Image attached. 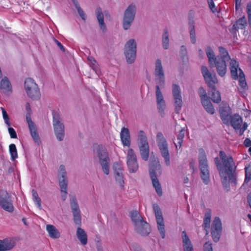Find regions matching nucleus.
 <instances>
[{
  "mask_svg": "<svg viewBox=\"0 0 251 251\" xmlns=\"http://www.w3.org/2000/svg\"><path fill=\"white\" fill-rule=\"evenodd\" d=\"M249 202L250 206V207L251 208V199H250L249 200Z\"/></svg>",
  "mask_w": 251,
  "mask_h": 251,
  "instance_id": "69168bd1",
  "label": "nucleus"
},
{
  "mask_svg": "<svg viewBox=\"0 0 251 251\" xmlns=\"http://www.w3.org/2000/svg\"><path fill=\"white\" fill-rule=\"evenodd\" d=\"M242 118L239 114H234L230 119L229 124L235 129H239L242 123Z\"/></svg>",
  "mask_w": 251,
  "mask_h": 251,
  "instance_id": "7c9ffc66",
  "label": "nucleus"
},
{
  "mask_svg": "<svg viewBox=\"0 0 251 251\" xmlns=\"http://www.w3.org/2000/svg\"><path fill=\"white\" fill-rule=\"evenodd\" d=\"M25 89L28 97L32 100H37L40 97V90L34 80L27 78L25 81Z\"/></svg>",
  "mask_w": 251,
  "mask_h": 251,
  "instance_id": "9d476101",
  "label": "nucleus"
},
{
  "mask_svg": "<svg viewBox=\"0 0 251 251\" xmlns=\"http://www.w3.org/2000/svg\"><path fill=\"white\" fill-rule=\"evenodd\" d=\"M1 109L2 111L3 118L4 120L5 124L8 126H10L11 125V123L10 122L9 118L7 113V112L5 111V110L3 107H1Z\"/></svg>",
  "mask_w": 251,
  "mask_h": 251,
  "instance_id": "79ce46f5",
  "label": "nucleus"
},
{
  "mask_svg": "<svg viewBox=\"0 0 251 251\" xmlns=\"http://www.w3.org/2000/svg\"><path fill=\"white\" fill-rule=\"evenodd\" d=\"M180 53L182 55L181 57L183 59H184L185 56L187 54V50L184 46H182L181 47Z\"/></svg>",
  "mask_w": 251,
  "mask_h": 251,
  "instance_id": "3c124183",
  "label": "nucleus"
},
{
  "mask_svg": "<svg viewBox=\"0 0 251 251\" xmlns=\"http://www.w3.org/2000/svg\"><path fill=\"white\" fill-rule=\"evenodd\" d=\"M67 186L68 184H66V186H64V188L62 189L60 188L61 192L62 193V199L63 201H65L67 198Z\"/></svg>",
  "mask_w": 251,
  "mask_h": 251,
  "instance_id": "de8ad7c7",
  "label": "nucleus"
},
{
  "mask_svg": "<svg viewBox=\"0 0 251 251\" xmlns=\"http://www.w3.org/2000/svg\"><path fill=\"white\" fill-rule=\"evenodd\" d=\"M189 182V178L186 176L184 179V183H188Z\"/></svg>",
  "mask_w": 251,
  "mask_h": 251,
  "instance_id": "052dcab7",
  "label": "nucleus"
},
{
  "mask_svg": "<svg viewBox=\"0 0 251 251\" xmlns=\"http://www.w3.org/2000/svg\"><path fill=\"white\" fill-rule=\"evenodd\" d=\"M156 142L160 153L162 157L164 158L166 165L167 166H170V159L168 149V145L162 132H160L157 134Z\"/></svg>",
  "mask_w": 251,
  "mask_h": 251,
  "instance_id": "1a4fd4ad",
  "label": "nucleus"
},
{
  "mask_svg": "<svg viewBox=\"0 0 251 251\" xmlns=\"http://www.w3.org/2000/svg\"><path fill=\"white\" fill-rule=\"evenodd\" d=\"M34 203L36 204L37 207H38L39 209H41V199L39 197H37L36 198H35L34 199H33Z\"/></svg>",
  "mask_w": 251,
  "mask_h": 251,
  "instance_id": "603ef678",
  "label": "nucleus"
},
{
  "mask_svg": "<svg viewBox=\"0 0 251 251\" xmlns=\"http://www.w3.org/2000/svg\"><path fill=\"white\" fill-rule=\"evenodd\" d=\"M25 107H26V110H27V112H29L31 113V108H30V104H29V103H27L26 104Z\"/></svg>",
  "mask_w": 251,
  "mask_h": 251,
  "instance_id": "bf43d9fd",
  "label": "nucleus"
},
{
  "mask_svg": "<svg viewBox=\"0 0 251 251\" xmlns=\"http://www.w3.org/2000/svg\"><path fill=\"white\" fill-rule=\"evenodd\" d=\"M137 144L142 158L144 160H148L150 152L149 145L146 133L143 130L138 132Z\"/></svg>",
  "mask_w": 251,
  "mask_h": 251,
  "instance_id": "6e6552de",
  "label": "nucleus"
},
{
  "mask_svg": "<svg viewBox=\"0 0 251 251\" xmlns=\"http://www.w3.org/2000/svg\"><path fill=\"white\" fill-rule=\"evenodd\" d=\"M135 12V6L132 4L129 5L126 10L123 19V27L125 30H127L130 27L134 19Z\"/></svg>",
  "mask_w": 251,
  "mask_h": 251,
  "instance_id": "f3484780",
  "label": "nucleus"
},
{
  "mask_svg": "<svg viewBox=\"0 0 251 251\" xmlns=\"http://www.w3.org/2000/svg\"><path fill=\"white\" fill-rule=\"evenodd\" d=\"M209 7L210 10L215 13L217 11V8L216 7L213 0H208Z\"/></svg>",
  "mask_w": 251,
  "mask_h": 251,
  "instance_id": "a18cd8bd",
  "label": "nucleus"
},
{
  "mask_svg": "<svg viewBox=\"0 0 251 251\" xmlns=\"http://www.w3.org/2000/svg\"><path fill=\"white\" fill-rule=\"evenodd\" d=\"M120 138L124 146L129 147L130 146V136L129 129L123 127L120 133Z\"/></svg>",
  "mask_w": 251,
  "mask_h": 251,
  "instance_id": "a878e982",
  "label": "nucleus"
},
{
  "mask_svg": "<svg viewBox=\"0 0 251 251\" xmlns=\"http://www.w3.org/2000/svg\"><path fill=\"white\" fill-rule=\"evenodd\" d=\"M127 165L130 173H135L138 169L137 157L132 149H129L127 151Z\"/></svg>",
  "mask_w": 251,
  "mask_h": 251,
  "instance_id": "aec40b11",
  "label": "nucleus"
},
{
  "mask_svg": "<svg viewBox=\"0 0 251 251\" xmlns=\"http://www.w3.org/2000/svg\"><path fill=\"white\" fill-rule=\"evenodd\" d=\"M9 152L11 155V159L15 160L18 157L16 147L14 144H11L9 146Z\"/></svg>",
  "mask_w": 251,
  "mask_h": 251,
  "instance_id": "58836bf2",
  "label": "nucleus"
},
{
  "mask_svg": "<svg viewBox=\"0 0 251 251\" xmlns=\"http://www.w3.org/2000/svg\"><path fill=\"white\" fill-rule=\"evenodd\" d=\"M239 91L241 93L244 92L248 90V87L246 81L244 74L241 69H239Z\"/></svg>",
  "mask_w": 251,
  "mask_h": 251,
  "instance_id": "c756f323",
  "label": "nucleus"
},
{
  "mask_svg": "<svg viewBox=\"0 0 251 251\" xmlns=\"http://www.w3.org/2000/svg\"><path fill=\"white\" fill-rule=\"evenodd\" d=\"M76 235L82 245H85L87 244V235L84 229L78 227L77 228Z\"/></svg>",
  "mask_w": 251,
  "mask_h": 251,
  "instance_id": "72a5a7b5",
  "label": "nucleus"
},
{
  "mask_svg": "<svg viewBox=\"0 0 251 251\" xmlns=\"http://www.w3.org/2000/svg\"><path fill=\"white\" fill-rule=\"evenodd\" d=\"M152 208L155 216L157 229L159 231L161 237L164 239L165 237V229L164 220L162 211L159 205L156 203L153 204Z\"/></svg>",
  "mask_w": 251,
  "mask_h": 251,
  "instance_id": "4468645a",
  "label": "nucleus"
},
{
  "mask_svg": "<svg viewBox=\"0 0 251 251\" xmlns=\"http://www.w3.org/2000/svg\"><path fill=\"white\" fill-rule=\"evenodd\" d=\"M245 182L248 183L251 179V163H250L245 168Z\"/></svg>",
  "mask_w": 251,
  "mask_h": 251,
  "instance_id": "a19ab883",
  "label": "nucleus"
},
{
  "mask_svg": "<svg viewBox=\"0 0 251 251\" xmlns=\"http://www.w3.org/2000/svg\"><path fill=\"white\" fill-rule=\"evenodd\" d=\"M248 216L249 218L250 219L251 222V215L249 214V215H248Z\"/></svg>",
  "mask_w": 251,
  "mask_h": 251,
  "instance_id": "774afa93",
  "label": "nucleus"
},
{
  "mask_svg": "<svg viewBox=\"0 0 251 251\" xmlns=\"http://www.w3.org/2000/svg\"><path fill=\"white\" fill-rule=\"evenodd\" d=\"M0 206L6 211L12 213L14 211V206L11 196L6 190H0Z\"/></svg>",
  "mask_w": 251,
  "mask_h": 251,
  "instance_id": "ddd939ff",
  "label": "nucleus"
},
{
  "mask_svg": "<svg viewBox=\"0 0 251 251\" xmlns=\"http://www.w3.org/2000/svg\"><path fill=\"white\" fill-rule=\"evenodd\" d=\"M155 80L156 83V97L157 108L159 112L162 114L165 108V102L163 95L160 91V86L163 87L165 85V75L160 59H158L155 62L154 71Z\"/></svg>",
  "mask_w": 251,
  "mask_h": 251,
  "instance_id": "7ed1b4c3",
  "label": "nucleus"
},
{
  "mask_svg": "<svg viewBox=\"0 0 251 251\" xmlns=\"http://www.w3.org/2000/svg\"><path fill=\"white\" fill-rule=\"evenodd\" d=\"M172 94L174 100L175 112L176 113H179L183 102L180 88L176 84H173L172 85Z\"/></svg>",
  "mask_w": 251,
  "mask_h": 251,
  "instance_id": "dca6fc26",
  "label": "nucleus"
},
{
  "mask_svg": "<svg viewBox=\"0 0 251 251\" xmlns=\"http://www.w3.org/2000/svg\"><path fill=\"white\" fill-rule=\"evenodd\" d=\"M203 251H213L212 245L209 242H206L203 245Z\"/></svg>",
  "mask_w": 251,
  "mask_h": 251,
  "instance_id": "8fccbe9b",
  "label": "nucleus"
},
{
  "mask_svg": "<svg viewBox=\"0 0 251 251\" xmlns=\"http://www.w3.org/2000/svg\"><path fill=\"white\" fill-rule=\"evenodd\" d=\"M242 0H235V7L236 10L238 9V7L240 6Z\"/></svg>",
  "mask_w": 251,
  "mask_h": 251,
  "instance_id": "13d9d810",
  "label": "nucleus"
},
{
  "mask_svg": "<svg viewBox=\"0 0 251 251\" xmlns=\"http://www.w3.org/2000/svg\"><path fill=\"white\" fill-rule=\"evenodd\" d=\"M32 195L33 199H34L35 198L39 197L37 192L34 189H33L32 190Z\"/></svg>",
  "mask_w": 251,
  "mask_h": 251,
  "instance_id": "4d7b16f0",
  "label": "nucleus"
},
{
  "mask_svg": "<svg viewBox=\"0 0 251 251\" xmlns=\"http://www.w3.org/2000/svg\"><path fill=\"white\" fill-rule=\"evenodd\" d=\"M244 144L246 147H250L251 146V140L250 139L247 138L245 140Z\"/></svg>",
  "mask_w": 251,
  "mask_h": 251,
  "instance_id": "5fc2aeb1",
  "label": "nucleus"
},
{
  "mask_svg": "<svg viewBox=\"0 0 251 251\" xmlns=\"http://www.w3.org/2000/svg\"><path fill=\"white\" fill-rule=\"evenodd\" d=\"M184 138V131L183 129H181L177 135V143H175V146L176 148L177 149V148H181L182 144L183 142V139Z\"/></svg>",
  "mask_w": 251,
  "mask_h": 251,
  "instance_id": "4c0bfd02",
  "label": "nucleus"
},
{
  "mask_svg": "<svg viewBox=\"0 0 251 251\" xmlns=\"http://www.w3.org/2000/svg\"><path fill=\"white\" fill-rule=\"evenodd\" d=\"M160 169L161 166L157 159H154L150 162L149 166L150 177L152 185L155 188L157 194L160 197L162 196V190L159 180L157 179L156 172L160 171Z\"/></svg>",
  "mask_w": 251,
  "mask_h": 251,
  "instance_id": "423d86ee",
  "label": "nucleus"
},
{
  "mask_svg": "<svg viewBox=\"0 0 251 251\" xmlns=\"http://www.w3.org/2000/svg\"><path fill=\"white\" fill-rule=\"evenodd\" d=\"M247 13L248 16L249 24L251 28V1L249 2L247 6Z\"/></svg>",
  "mask_w": 251,
  "mask_h": 251,
  "instance_id": "37998d69",
  "label": "nucleus"
},
{
  "mask_svg": "<svg viewBox=\"0 0 251 251\" xmlns=\"http://www.w3.org/2000/svg\"><path fill=\"white\" fill-rule=\"evenodd\" d=\"M0 89L4 93H8L12 91V86L11 83L6 76L4 77L0 82Z\"/></svg>",
  "mask_w": 251,
  "mask_h": 251,
  "instance_id": "2f4dec72",
  "label": "nucleus"
},
{
  "mask_svg": "<svg viewBox=\"0 0 251 251\" xmlns=\"http://www.w3.org/2000/svg\"><path fill=\"white\" fill-rule=\"evenodd\" d=\"M15 245L14 240L12 238H5L0 240V251H6L13 249Z\"/></svg>",
  "mask_w": 251,
  "mask_h": 251,
  "instance_id": "393cba45",
  "label": "nucleus"
},
{
  "mask_svg": "<svg viewBox=\"0 0 251 251\" xmlns=\"http://www.w3.org/2000/svg\"><path fill=\"white\" fill-rule=\"evenodd\" d=\"M248 152H249V154L251 155V147H250L249 148Z\"/></svg>",
  "mask_w": 251,
  "mask_h": 251,
  "instance_id": "0e129e2a",
  "label": "nucleus"
},
{
  "mask_svg": "<svg viewBox=\"0 0 251 251\" xmlns=\"http://www.w3.org/2000/svg\"><path fill=\"white\" fill-rule=\"evenodd\" d=\"M205 51L210 67H216L220 76H224L226 75L227 70L226 62L230 61V69L232 78L237 79L239 77L237 73L238 63L235 60L230 59L228 52L225 48L219 47L220 54L217 56L215 55L214 51L210 47H207Z\"/></svg>",
  "mask_w": 251,
  "mask_h": 251,
  "instance_id": "f257e3e1",
  "label": "nucleus"
},
{
  "mask_svg": "<svg viewBox=\"0 0 251 251\" xmlns=\"http://www.w3.org/2000/svg\"><path fill=\"white\" fill-rule=\"evenodd\" d=\"M59 186L62 189L64 188V186L68 184L67 177L66 176V172L64 165H61L59 169Z\"/></svg>",
  "mask_w": 251,
  "mask_h": 251,
  "instance_id": "cd10ccee",
  "label": "nucleus"
},
{
  "mask_svg": "<svg viewBox=\"0 0 251 251\" xmlns=\"http://www.w3.org/2000/svg\"><path fill=\"white\" fill-rule=\"evenodd\" d=\"M46 229L50 237L52 239H57L60 236V234L57 229L53 225H47Z\"/></svg>",
  "mask_w": 251,
  "mask_h": 251,
  "instance_id": "f704fd0d",
  "label": "nucleus"
},
{
  "mask_svg": "<svg viewBox=\"0 0 251 251\" xmlns=\"http://www.w3.org/2000/svg\"><path fill=\"white\" fill-rule=\"evenodd\" d=\"M130 217L136 232L142 235H148L150 232L149 224L144 220L140 213L137 211H133L130 213Z\"/></svg>",
  "mask_w": 251,
  "mask_h": 251,
  "instance_id": "39448f33",
  "label": "nucleus"
},
{
  "mask_svg": "<svg viewBox=\"0 0 251 251\" xmlns=\"http://www.w3.org/2000/svg\"><path fill=\"white\" fill-rule=\"evenodd\" d=\"M189 25H190V37L191 39V42L193 44H195L196 42V34H195V25H194V21L193 20H190L189 21Z\"/></svg>",
  "mask_w": 251,
  "mask_h": 251,
  "instance_id": "e433bc0d",
  "label": "nucleus"
},
{
  "mask_svg": "<svg viewBox=\"0 0 251 251\" xmlns=\"http://www.w3.org/2000/svg\"><path fill=\"white\" fill-rule=\"evenodd\" d=\"M228 179V177H226V180L224 179V177H221L223 185L224 187L225 188V189L227 191H228L229 190V183L227 181Z\"/></svg>",
  "mask_w": 251,
  "mask_h": 251,
  "instance_id": "09e8293b",
  "label": "nucleus"
},
{
  "mask_svg": "<svg viewBox=\"0 0 251 251\" xmlns=\"http://www.w3.org/2000/svg\"><path fill=\"white\" fill-rule=\"evenodd\" d=\"M222 230V223L218 217H216L211 226V235L214 242H217L221 236Z\"/></svg>",
  "mask_w": 251,
  "mask_h": 251,
  "instance_id": "412c9836",
  "label": "nucleus"
},
{
  "mask_svg": "<svg viewBox=\"0 0 251 251\" xmlns=\"http://www.w3.org/2000/svg\"><path fill=\"white\" fill-rule=\"evenodd\" d=\"M70 205L73 215V219L75 225L80 226L81 224V217L80 210L75 197L70 199Z\"/></svg>",
  "mask_w": 251,
  "mask_h": 251,
  "instance_id": "6ab92c4d",
  "label": "nucleus"
},
{
  "mask_svg": "<svg viewBox=\"0 0 251 251\" xmlns=\"http://www.w3.org/2000/svg\"><path fill=\"white\" fill-rule=\"evenodd\" d=\"M72 1L74 3L75 6V5H76L79 4L78 1L76 0H72Z\"/></svg>",
  "mask_w": 251,
  "mask_h": 251,
  "instance_id": "e2e57ef3",
  "label": "nucleus"
},
{
  "mask_svg": "<svg viewBox=\"0 0 251 251\" xmlns=\"http://www.w3.org/2000/svg\"><path fill=\"white\" fill-rule=\"evenodd\" d=\"M211 213L210 210L206 212L203 219V223L202 227L204 230L206 231V234L208 233V230L210 227V224L211 222Z\"/></svg>",
  "mask_w": 251,
  "mask_h": 251,
  "instance_id": "c9c22d12",
  "label": "nucleus"
},
{
  "mask_svg": "<svg viewBox=\"0 0 251 251\" xmlns=\"http://www.w3.org/2000/svg\"><path fill=\"white\" fill-rule=\"evenodd\" d=\"M89 60L91 61L92 64L94 66L95 63H96V61L95 60H91L90 58H88Z\"/></svg>",
  "mask_w": 251,
  "mask_h": 251,
  "instance_id": "680f3d73",
  "label": "nucleus"
},
{
  "mask_svg": "<svg viewBox=\"0 0 251 251\" xmlns=\"http://www.w3.org/2000/svg\"><path fill=\"white\" fill-rule=\"evenodd\" d=\"M117 165V167L114 165V175L116 180L118 183L120 187L122 189H124V180L123 175V169L121 165Z\"/></svg>",
  "mask_w": 251,
  "mask_h": 251,
  "instance_id": "b1692460",
  "label": "nucleus"
},
{
  "mask_svg": "<svg viewBox=\"0 0 251 251\" xmlns=\"http://www.w3.org/2000/svg\"><path fill=\"white\" fill-rule=\"evenodd\" d=\"M247 127H248V125L246 123H245L243 124V125L242 126V127L241 128L239 129V134L240 135H242L244 132L245 131V130H246L247 128Z\"/></svg>",
  "mask_w": 251,
  "mask_h": 251,
  "instance_id": "864d4df0",
  "label": "nucleus"
},
{
  "mask_svg": "<svg viewBox=\"0 0 251 251\" xmlns=\"http://www.w3.org/2000/svg\"><path fill=\"white\" fill-rule=\"evenodd\" d=\"M199 161L201 178L205 184H208L210 180L209 171L206 155L202 149L199 150Z\"/></svg>",
  "mask_w": 251,
  "mask_h": 251,
  "instance_id": "0eeeda50",
  "label": "nucleus"
},
{
  "mask_svg": "<svg viewBox=\"0 0 251 251\" xmlns=\"http://www.w3.org/2000/svg\"><path fill=\"white\" fill-rule=\"evenodd\" d=\"M125 54L127 62L132 63L136 56V43L134 39L129 40L125 45Z\"/></svg>",
  "mask_w": 251,
  "mask_h": 251,
  "instance_id": "2eb2a0df",
  "label": "nucleus"
},
{
  "mask_svg": "<svg viewBox=\"0 0 251 251\" xmlns=\"http://www.w3.org/2000/svg\"><path fill=\"white\" fill-rule=\"evenodd\" d=\"M8 132L10 135V137L11 138H17V133L15 130V129L12 127H8Z\"/></svg>",
  "mask_w": 251,
  "mask_h": 251,
  "instance_id": "49530a36",
  "label": "nucleus"
},
{
  "mask_svg": "<svg viewBox=\"0 0 251 251\" xmlns=\"http://www.w3.org/2000/svg\"><path fill=\"white\" fill-rule=\"evenodd\" d=\"M182 240L184 251H194L193 245L185 231L182 232Z\"/></svg>",
  "mask_w": 251,
  "mask_h": 251,
  "instance_id": "bb28decb",
  "label": "nucleus"
},
{
  "mask_svg": "<svg viewBox=\"0 0 251 251\" xmlns=\"http://www.w3.org/2000/svg\"><path fill=\"white\" fill-rule=\"evenodd\" d=\"M201 73L208 86L211 89V94L209 93V94L211 97L212 100L215 103H219L221 99L220 92L216 90L215 86V84L218 82L216 75L211 74L207 68L204 66L201 67Z\"/></svg>",
  "mask_w": 251,
  "mask_h": 251,
  "instance_id": "20e7f679",
  "label": "nucleus"
},
{
  "mask_svg": "<svg viewBox=\"0 0 251 251\" xmlns=\"http://www.w3.org/2000/svg\"><path fill=\"white\" fill-rule=\"evenodd\" d=\"M75 8H76L77 12L78 14H79L81 18L83 20H85V14L83 11V10L81 9V8L80 7L79 4H77L75 6Z\"/></svg>",
  "mask_w": 251,
  "mask_h": 251,
  "instance_id": "c03bdc74",
  "label": "nucleus"
},
{
  "mask_svg": "<svg viewBox=\"0 0 251 251\" xmlns=\"http://www.w3.org/2000/svg\"><path fill=\"white\" fill-rule=\"evenodd\" d=\"M97 152L102 170L104 173L107 175L109 173V158L108 152L106 149L101 145L98 146Z\"/></svg>",
  "mask_w": 251,
  "mask_h": 251,
  "instance_id": "9b49d317",
  "label": "nucleus"
},
{
  "mask_svg": "<svg viewBox=\"0 0 251 251\" xmlns=\"http://www.w3.org/2000/svg\"><path fill=\"white\" fill-rule=\"evenodd\" d=\"M247 25V20L245 17L243 16L238 19L233 25L231 32L235 33L239 29H243Z\"/></svg>",
  "mask_w": 251,
  "mask_h": 251,
  "instance_id": "c85d7f7f",
  "label": "nucleus"
},
{
  "mask_svg": "<svg viewBox=\"0 0 251 251\" xmlns=\"http://www.w3.org/2000/svg\"><path fill=\"white\" fill-rule=\"evenodd\" d=\"M220 117L223 123L226 125L229 124L231 116V109L227 104H223L220 108Z\"/></svg>",
  "mask_w": 251,
  "mask_h": 251,
  "instance_id": "5701e85b",
  "label": "nucleus"
},
{
  "mask_svg": "<svg viewBox=\"0 0 251 251\" xmlns=\"http://www.w3.org/2000/svg\"><path fill=\"white\" fill-rule=\"evenodd\" d=\"M98 251H102V249L100 247H99L98 249Z\"/></svg>",
  "mask_w": 251,
  "mask_h": 251,
  "instance_id": "338daca9",
  "label": "nucleus"
},
{
  "mask_svg": "<svg viewBox=\"0 0 251 251\" xmlns=\"http://www.w3.org/2000/svg\"><path fill=\"white\" fill-rule=\"evenodd\" d=\"M199 93L201 98L202 106L207 113L210 114H213L215 113V109L211 103L209 97L202 87L199 89Z\"/></svg>",
  "mask_w": 251,
  "mask_h": 251,
  "instance_id": "a211bd4d",
  "label": "nucleus"
},
{
  "mask_svg": "<svg viewBox=\"0 0 251 251\" xmlns=\"http://www.w3.org/2000/svg\"><path fill=\"white\" fill-rule=\"evenodd\" d=\"M220 159L218 157L215 158V163L219 171L221 177H224L226 180V177L231 183L235 184L236 176L235 175L236 166L232 157L229 154H226L224 151L219 153Z\"/></svg>",
  "mask_w": 251,
  "mask_h": 251,
  "instance_id": "f03ea898",
  "label": "nucleus"
},
{
  "mask_svg": "<svg viewBox=\"0 0 251 251\" xmlns=\"http://www.w3.org/2000/svg\"><path fill=\"white\" fill-rule=\"evenodd\" d=\"M55 42L56 43V44L57 45L58 47L59 48V49L61 50L64 51L65 49H64L63 46L62 45V44L57 40H55Z\"/></svg>",
  "mask_w": 251,
  "mask_h": 251,
  "instance_id": "6e6d98bb",
  "label": "nucleus"
},
{
  "mask_svg": "<svg viewBox=\"0 0 251 251\" xmlns=\"http://www.w3.org/2000/svg\"><path fill=\"white\" fill-rule=\"evenodd\" d=\"M163 46L164 49L166 50L169 47V34L168 29L165 28L162 37Z\"/></svg>",
  "mask_w": 251,
  "mask_h": 251,
  "instance_id": "ea45409f",
  "label": "nucleus"
},
{
  "mask_svg": "<svg viewBox=\"0 0 251 251\" xmlns=\"http://www.w3.org/2000/svg\"><path fill=\"white\" fill-rule=\"evenodd\" d=\"M96 14L100 29L103 32H105L106 30V27L104 22L103 14L101 8L98 7L96 9Z\"/></svg>",
  "mask_w": 251,
  "mask_h": 251,
  "instance_id": "473e14b6",
  "label": "nucleus"
},
{
  "mask_svg": "<svg viewBox=\"0 0 251 251\" xmlns=\"http://www.w3.org/2000/svg\"><path fill=\"white\" fill-rule=\"evenodd\" d=\"M26 120L32 138L35 143L39 144L41 142L40 139L37 131V127L31 120L30 112H27L26 114Z\"/></svg>",
  "mask_w": 251,
  "mask_h": 251,
  "instance_id": "4be33fe9",
  "label": "nucleus"
},
{
  "mask_svg": "<svg viewBox=\"0 0 251 251\" xmlns=\"http://www.w3.org/2000/svg\"><path fill=\"white\" fill-rule=\"evenodd\" d=\"M53 116V126L54 132L57 139L61 141L63 140L64 137V126L61 122L59 114L53 111L52 112Z\"/></svg>",
  "mask_w": 251,
  "mask_h": 251,
  "instance_id": "f8f14e48",
  "label": "nucleus"
}]
</instances>
